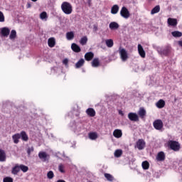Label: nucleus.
<instances>
[{
  "mask_svg": "<svg viewBox=\"0 0 182 182\" xmlns=\"http://www.w3.org/2000/svg\"><path fill=\"white\" fill-rule=\"evenodd\" d=\"M61 11H63V14L65 15H70L72 12H73V7H72V4L68 1H64L61 4Z\"/></svg>",
  "mask_w": 182,
  "mask_h": 182,
  "instance_id": "f257e3e1",
  "label": "nucleus"
},
{
  "mask_svg": "<svg viewBox=\"0 0 182 182\" xmlns=\"http://www.w3.org/2000/svg\"><path fill=\"white\" fill-rule=\"evenodd\" d=\"M168 146L171 150H173V151H179L181 149L180 143L176 141H169Z\"/></svg>",
  "mask_w": 182,
  "mask_h": 182,
  "instance_id": "f03ea898",
  "label": "nucleus"
},
{
  "mask_svg": "<svg viewBox=\"0 0 182 182\" xmlns=\"http://www.w3.org/2000/svg\"><path fill=\"white\" fill-rule=\"evenodd\" d=\"M157 51L160 55H162L164 56H167V55L171 52V46H166L164 48H158Z\"/></svg>",
  "mask_w": 182,
  "mask_h": 182,
  "instance_id": "7ed1b4c3",
  "label": "nucleus"
},
{
  "mask_svg": "<svg viewBox=\"0 0 182 182\" xmlns=\"http://www.w3.org/2000/svg\"><path fill=\"white\" fill-rule=\"evenodd\" d=\"M119 53L122 62H126V60L129 59V55L127 54V51L126 50V49L119 47Z\"/></svg>",
  "mask_w": 182,
  "mask_h": 182,
  "instance_id": "20e7f679",
  "label": "nucleus"
},
{
  "mask_svg": "<svg viewBox=\"0 0 182 182\" xmlns=\"http://www.w3.org/2000/svg\"><path fill=\"white\" fill-rule=\"evenodd\" d=\"M120 16L124 18V19H129L130 18V11H129V9H127L126 6H123L121 9Z\"/></svg>",
  "mask_w": 182,
  "mask_h": 182,
  "instance_id": "39448f33",
  "label": "nucleus"
},
{
  "mask_svg": "<svg viewBox=\"0 0 182 182\" xmlns=\"http://www.w3.org/2000/svg\"><path fill=\"white\" fill-rule=\"evenodd\" d=\"M153 126L156 130H161L163 129L164 124H163V121L161 119H156L153 122Z\"/></svg>",
  "mask_w": 182,
  "mask_h": 182,
  "instance_id": "423d86ee",
  "label": "nucleus"
},
{
  "mask_svg": "<svg viewBox=\"0 0 182 182\" xmlns=\"http://www.w3.org/2000/svg\"><path fill=\"white\" fill-rule=\"evenodd\" d=\"M128 119H129L131 122H139V115L134 112H129L128 114Z\"/></svg>",
  "mask_w": 182,
  "mask_h": 182,
  "instance_id": "0eeeda50",
  "label": "nucleus"
},
{
  "mask_svg": "<svg viewBox=\"0 0 182 182\" xmlns=\"http://www.w3.org/2000/svg\"><path fill=\"white\" fill-rule=\"evenodd\" d=\"M38 157L40 160L43 161H46L49 159V155L47 154V153L45 151H41L38 154Z\"/></svg>",
  "mask_w": 182,
  "mask_h": 182,
  "instance_id": "6e6552de",
  "label": "nucleus"
},
{
  "mask_svg": "<svg viewBox=\"0 0 182 182\" xmlns=\"http://www.w3.org/2000/svg\"><path fill=\"white\" fill-rule=\"evenodd\" d=\"M136 147L139 150H143L146 147V142L143 139H139L136 142Z\"/></svg>",
  "mask_w": 182,
  "mask_h": 182,
  "instance_id": "1a4fd4ad",
  "label": "nucleus"
},
{
  "mask_svg": "<svg viewBox=\"0 0 182 182\" xmlns=\"http://www.w3.org/2000/svg\"><path fill=\"white\" fill-rule=\"evenodd\" d=\"M138 53L141 58H146V51H144V48H143L141 44H138Z\"/></svg>",
  "mask_w": 182,
  "mask_h": 182,
  "instance_id": "9d476101",
  "label": "nucleus"
},
{
  "mask_svg": "<svg viewBox=\"0 0 182 182\" xmlns=\"http://www.w3.org/2000/svg\"><path fill=\"white\" fill-rule=\"evenodd\" d=\"M138 114L141 119H144V117H146V114H147V112L144 107H140L138 111Z\"/></svg>",
  "mask_w": 182,
  "mask_h": 182,
  "instance_id": "9b49d317",
  "label": "nucleus"
},
{
  "mask_svg": "<svg viewBox=\"0 0 182 182\" xmlns=\"http://www.w3.org/2000/svg\"><path fill=\"white\" fill-rule=\"evenodd\" d=\"M1 33L2 36L6 37L9 36L11 33V30L8 28V27H4L0 29Z\"/></svg>",
  "mask_w": 182,
  "mask_h": 182,
  "instance_id": "f8f14e48",
  "label": "nucleus"
},
{
  "mask_svg": "<svg viewBox=\"0 0 182 182\" xmlns=\"http://www.w3.org/2000/svg\"><path fill=\"white\" fill-rule=\"evenodd\" d=\"M167 23L168 26H177L178 22L176 18H168L167 20Z\"/></svg>",
  "mask_w": 182,
  "mask_h": 182,
  "instance_id": "ddd939ff",
  "label": "nucleus"
},
{
  "mask_svg": "<svg viewBox=\"0 0 182 182\" xmlns=\"http://www.w3.org/2000/svg\"><path fill=\"white\" fill-rule=\"evenodd\" d=\"M85 112L90 117H95V116H96V111L93 108H88Z\"/></svg>",
  "mask_w": 182,
  "mask_h": 182,
  "instance_id": "4468645a",
  "label": "nucleus"
},
{
  "mask_svg": "<svg viewBox=\"0 0 182 182\" xmlns=\"http://www.w3.org/2000/svg\"><path fill=\"white\" fill-rule=\"evenodd\" d=\"M119 26H120L119 25V23L116 21H112L109 25V29H111V31H117V29L119 28Z\"/></svg>",
  "mask_w": 182,
  "mask_h": 182,
  "instance_id": "2eb2a0df",
  "label": "nucleus"
},
{
  "mask_svg": "<svg viewBox=\"0 0 182 182\" xmlns=\"http://www.w3.org/2000/svg\"><path fill=\"white\" fill-rule=\"evenodd\" d=\"M156 160L158 161H164V160H166V154H164V152L161 151L158 153Z\"/></svg>",
  "mask_w": 182,
  "mask_h": 182,
  "instance_id": "dca6fc26",
  "label": "nucleus"
},
{
  "mask_svg": "<svg viewBox=\"0 0 182 182\" xmlns=\"http://www.w3.org/2000/svg\"><path fill=\"white\" fill-rule=\"evenodd\" d=\"M71 49L73 52H75V53H79L81 50L80 47L75 43L71 45Z\"/></svg>",
  "mask_w": 182,
  "mask_h": 182,
  "instance_id": "f3484780",
  "label": "nucleus"
},
{
  "mask_svg": "<svg viewBox=\"0 0 182 182\" xmlns=\"http://www.w3.org/2000/svg\"><path fill=\"white\" fill-rule=\"evenodd\" d=\"M48 45L49 48H55V45H56V40L55 38H50L48 41Z\"/></svg>",
  "mask_w": 182,
  "mask_h": 182,
  "instance_id": "a211bd4d",
  "label": "nucleus"
},
{
  "mask_svg": "<svg viewBox=\"0 0 182 182\" xmlns=\"http://www.w3.org/2000/svg\"><path fill=\"white\" fill-rule=\"evenodd\" d=\"M94 57H95V54L92 52H88V53H85V60H87L88 62L92 60Z\"/></svg>",
  "mask_w": 182,
  "mask_h": 182,
  "instance_id": "6ab92c4d",
  "label": "nucleus"
},
{
  "mask_svg": "<svg viewBox=\"0 0 182 182\" xmlns=\"http://www.w3.org/2000/svg\"><path fill=\"white\" fill-rule=\"evenodd\" d=\"M156 107L158 109H163L164 106H166V102L164 100H159L156 103Z\"/></svg>",
  "mask_w": 182,
  "mask_h": 182,
  "instance_id": "aec40b11",
  "label": "nucleus"
},
{
  "mask_svg": "<svg viewBox=\"0 0 182 182\" xmlns=\"http://www.w3.org/2000/svg\"><path fill=\"white\" fill-rule=\"evenodd\" d=\"M75 38V33L73 31H69L66 33L67 41H73Z\"/></svg>",
  "mask_w": 182,
  "mask_h": 182,
  "instance_id": "412c9836",
  "label": "nucleus"
},
{
  "mask_svg": "<svg viewBox=\"0 0 182 182\" xmlns=\"http://www.w3.org/2000/svg\"><path fill=\"white\" fill-rule=\"evenodd\" d=\"M21 171L20 166L16 164L11 171L12 174H14V176H16V174L18 173V172Z\"/></svg>",
  "mask_w": 182,
  "mask_h": 182,
  "instance_id": "4be33fe9",
  "label": "nucleus"
},
{
  "mask_svg": "<svg viewBox=\"0 0 182 182\" xmlns=\"http://www.w3.org/2000/svg\"><path fill=\"white\" fill-rule=\"evenodd\" d=\"M6 160V154L5 151L0 149V161H5Z\"/></svg>",
  "mask_w": 182,
  "mask_h": 182,
  "instance_id": "5701e85b",
  "label": "nucleus"
},
{
  "mask_svg": "<svg viewBox=\"0 0 182 182\" xmlns=\"http://www.w3.org/2000/svg\"><path fill=\"white\" fill-rule=\"evenodd\" d=\"M117 12H119V6L115 4L111 8V14H112V15H116Z\"/></svg>",
  "mask_w": 182,
  "mask_h": 182,
  "instance_id": "b1692460",
  "label": "nucleus"
},
{
  "mask_svg": "<svg viewBox=\"0 0 182 182\" xmlns=\"http://www.w3.org/2000/svg\"><path fill=\"white\" fill-rule=\"evenodd\" d=\"M83 65H85V60L83 58H81L75 64V68H76V69H79V68H82V66H83Z\"/></svg>",
  "mask_w": 182,
  "mask_h": 182,
  "instance_id": "393cba45",
  "label": "nucleus"
},
{
  "mask_svg": "<svg viewBox=\"0 0 182 182\" xmlns=\"http://www.w3.org/2000/svg\"><path fill=\"white\" fill-rule=\"evenodd\" d=\"M122 135H123V133L122 132V130H120V129H115L113 132V136L115 137H122Z\"/></svg>",
  "mask_w": 182,
  "mask_h": 182,
  "instance_id": "a878e982",
  "label": "nucleus"
},
{
  "mask_svg": "<svg viewBox=\"0 0 182 182\" xmlns=\"http://www.w3.org/2000/svg\"><path fill=\"white\" fill-rule=\"evenodd\" d=\"M122 154H123V151L122 149H117L114 153V157H117V159L122 157Z\"/></svg>",
  "mask_w": 182,
  "mask_h": 182,
  "instance_id": "bb28decb",
  "label": "nucleus"
},
{
  "mask_svg": "<svg viewBox=\"0 0 182 182\" xmlns=\"http://www.w3.org/2000/svg\"><path fill=\"white\" fill-rule=\"evenodd\" d=\"M12 137H28V135L26 132L22 131L20 134H15Z\"/></svg>",
  "mask_w": 182,
  "mask_h": 182,
  "instance_id": "cd10ccee",
  "label": "nucleus"
},
{
  "mask_svg": "<svg viewBox=\"0 0 182 182\" xmlns=\"http://www.w3.org/2000/svg\"><path fill=\"white\" fill-rule=\"evenodd\" d=\"M40 18L42 21H48V14L46 13V11H43L42 13H41Z\"/></svg>",
  "mask_w": 182,
  "mask_h": 182,
  "instance_id": "c85d7f7f",
  "label": "nucleus"
},
{
  "mask_svg": "<svg viewBox=\"0 0 182 182\" xmlns=\"http://www.w3.org/2000/svg\"><path fill=\"white\" fill-rule=\"evenodd\" d=\"M105 44L107 45V48H113L114 43H113V40L112 39H107L105 40Z\"/></svg>",
  "mask_w": 182,
  "mask_h": 182,
  "instance_id": "c756f323",
  "label": "nucleus"
},
{
  "mask_svg": "<svg viewBox=\"0 0 182 182\" xmlns=\"http://www.w3.org/2000/svg\"><path fill=\"white\" fill-rule=\"evenodd\" d=\"M160 12V6H156L151 11V15H154V14H159Z\"/></svg>",
  "mask_w": 182,
  "mask_h": 182,
  "instance_id": "7c9ffc66",
  "label": "nucleus"
},
{
  "mask_svg": "<svg viewBox=\"0 0 182 182\" xmlns=\"http://www.w3.org/2000/svg\"><path fill=\"white\" fill-rule=\"evenodd\" d=\"M172 36L174 38H181L182 33L180 31H173L171 33Z\"/></svg>",
  "mask_w": 182,
  "mask_h": 182,
  "instance_id": "2f4dec72",
  "label": "nucleus"
},
{
  "mask_svg": "<svg viewBox=\"0 0 182 182\" xmlns=\"http://www.w3.org/2000/svg\"><path fill=\"white\" fill-rule=\"evenodd\" d=\"M99 65H100L99 58H95L92 62V68H97V66H99Z\"/></svg>",
  "mask_w": 182,
  "mask_h": 182,
  "instance_id": "473e14b6",
  "label": "nucleus"
},
{
  "mask_svg": "<svg viewBox=\"0 0 182 182\" xmlns=\"http://www.w3.org/2000/svg\"><path fill=\"white\" fill-rule=\"evenodd\" d=\"M80 43L82 46H84V45H86L87 43V36H84V37L81 38V39L80 41Z\"/></svg>",
  "mask_w": 182,
  "mask_h": 182,
  "instance_id": "72a5a7b5",
  "label": "nucleus"
},
{
  "mask_svg": "<svg viewBox=\"0 0 182 182\" xmlns=\"http://www.w3.org/2000/svg\"><path fill=\"white\" fill-rule=\"evenodd\" d=\"M149 167H150V164L147 161L142 162V168L144 170H149Z\"/></svg>",
  "mask_w": 182,
  "mask_h": 182,
  "instance_id": "f704fd0d",
  "label": "nucleus"
},
{
  "mask_svg": "<svg viewBox=\"0 0 182 182\" xmlns=\"http://www.w3.org/2000/svg\"><path fill=\"white\" fill-rule=\"evenodd\" d=\"M105 178H107L108 181H113V180H114V178L113 177V176H112L109 173H105Z\"/></svg>",
  "mask_w": 182,
  "mask_h": 182,
  "instance_id": "c9c22d12",
  "label": "nucleus"
},
{
  "mask_svg": "<svg viewBox=\"0 0 182 182\" xmlns=\"http://www.w3.org/2000/svg\"><path fill=\"white\" fill-rule=\"evenodd\" d=\"M20 170H21V171H23V173H26V171H28L29 170V168L25 165H20Z\"/></svg>",
  "mask_w": 182,
  "mask_h": 182,
  "instance_id": "e433bc0d",
  "label": "nucleus"
},
{
  "mask_svg": "<svg viewBox=\"0 0 182 182\" xmlns=\"http://www.w3.org/2000/svg\"><path fill=\"white\" fill-rule=\"evenodd\" d=\"M15 38H16V31L12 30L11 31L9 38L12 40V39H15Z\"/></svg>",
  "mask_w": 182,
  "mask_h": 182,
  "instance_id": "4c0bfd02",
  "label": "nucleus"
},
{
  "mask_svg": "<svg viewBox=\"0 0 182 182\" xmlns=\"http://www.w3.org/2000/svg\"><path fill=\"white\" fill-rule=\"evenodd\" d=\"M54 176H55V175L53 174V171H50L48 172V173H47L48 178L52 179Z\"/></svg>",
  "mask_w": 182,
  "mask_h": 182,
  "instance_id": "58836bf2",
  "label": "nucleus"
},
{
  "mask_svg": "<svg viewBox=\"0 0 182 182\" xmlns=\"http://www.w3.org/2000/svg\"><path fill=\"white\" fill-rule=\"evenodd\" d=\"M0 22H5V16L2 11H0Z\"/></svg>",
  "mask_w": 182,
  "mask_h": 182,
  "instance_id": "ea45409f",
  "label": "nucleus"
},
{
  "mask_svg": "<svg viewBox=\"0 0 182 182\" xmlns=\"http://www.w3.org/2000/svg\"><path fill=\"white\" fill-rule=\"evenodd\" d=\"M63 168H65V166L63 164H60L58 166L59 171H60V173H65V170H63Z\"/></svg>",
  "mask_w": 182,
  "mask_h": 182,
  "instance_id": "a19ab883",
  "label": "nucleus"
},
{
  "mask_svg": "<svg viewBox=\"0 0 182 182\" xmlns=\"http://www.w3.org/2000/svg\"><path fill=\"white\" fill-rule=\"evenodd\" d=\"M3 182H14V179H12V178L6 177L4 178Z\"/></svg>",
  "mask_w": 182,
  "mask_h": 182,
  "instance_id": "79ce46f5",
  "label": "nucleus"
},
{
  "mask_svg": "<svg viewBox=\"0 0 182 182\" xmlns=\"http://www.w3.org/2000/svg\"><path fill=\"white\" fill-rule=\"evenodd\" d=\"M88 137H97V132H90V133H89Z\"/></svg>",
  "mask_w": 182,
  "mask_h": 182,
  "instance_id": "37998d69",
  "label": "nucleus"
},
{
  "mask_svg": "<svg viewBox=\"0 0 182 182\" xmlns=\"http://www.w3.org/2000/svg\"><path fill=\"white\" fill-rule=\"evenodd\" d=\"M33 151V146L28 147L27 149V154L31 156V154Z\"/></svg>",
  "mask_w": 182,
  "mask_h": 182,
  "instance_id": "c03bdc74",
  "label": "nucleus"
},
{
  "mask_svg": "<svg viewBox=\"0 0 182 182\" xmlns=\"http://www.w3.org/2000/svg\"><path fill=\"white\" fill-rule=\"evenodd\" d=\"M19 137H13L14 143L18 144V143H19Z\"/></svg>",
  "mask_w": 182,
  "mask_h": 182,
  "instance_id": "a18cd8bd",
  "label": "nucleus"
},
{
  "mask_svg": "<svg viewBox=\"0 0 182 182\" xmlns=\"http://www.w3.org/2000/svg\"><path fill=\"white\" fill-rule=\"evenodd\" d=\"M101 49H106V46H105V41H102L100 43Z\"/></svg>",
  "mask_w": 182,
  "mask_h": 182,
  "instance_id": "49530a36",
  "label": "nucleus"
},
{
  "mask_svg": "<svg viewBox=\"0 0 182 182\" xmlns=\"http://www.w3.org/2000/svg\"><path fill=\"white\" fill-rule=\"evenodd\" d=\"M63 65H68V63H69V60H68V58H65L63 60Z\"/></svg>",
  "mask_w": 182,
  "mask_h": 182,
  "instance_id": "de8ad7c7",
  "label": "nucleus"
},
{
  "mask_svg": "<svg viewBox=\"0 0 182 182\" xmlns=\"http://www.w3.org/2000/svg\"><path fill=\"white\" fill-rule=\"evenodd\" d=\"M119 114H120L121 116H124V113H123V111L122 110L119 111Z\"/></svg>",
  "mask_w": 182,
  "mask_h": 182,
  "instance_id": "09e8293b",
  "label": "nucleus"
},
{
  "mask_svg": "<svg viewBox=\"0 0 182 182\" xmlns=\"http://www.w3.org/2000/svg\"><path fill=\"white\" fill-rule=\"evenodd\" d=\"M23 141H28V137H21Z\"/></svg>",
  "mask_w": 182,
  "mask_h": 182,
  "instance_id": "8fccbe9b",
  "label": "nucleus"
},
{
  "mask_svg": "<svg viewBox=\"0 0 182 182\" xmlns=\"http://www.w3.org/2000/svg\"><path fill=\"white\" fill-rule=\"evenodd\" d=\"M178 44L179 46H181V48H182V41H178Z\"/></svg>",
  "mask_w": 182,
  "mask_h": 182,
  "instance_id": "3c124183",
  "label": "nucleus"
},
{
  "mask_svg": "<svg viewBox=\"0 0 182 182\" xmlns=\"http://www.w3.org/2000/svg\"><path fill=\"white\" fill-rule=\"evenodd\" d=\"M90 140H96V137H90Z\"/></svg>",
  "mask_w": 182,
  "mask_h": 182,
  "instance_id": "603ef678",
  "label": "nucleus"
},
{
  "mask_svg": "<svg viewBox=\"0 0 182 182\" xmlns=\"http://www.w3.org/2000/svg\"><path fill=\"white\" fill-rule=\"evenodd\" d=\"M31 6L30 3H28V4H27V8H31Z\"/></svg>",
  "mask_w": 182,
  "mask_h": 182,
  "instance_id": "864d4df0",
  "label": "nucleus"
},
{
  "mask_svg": "<svg viewBox=\"0 0 182 182\" xmlns=\"http://www.w3.org/2000/svg\"><path fill=\"white\" fill-rule=\"evenodd\" d=\"M33 2H36L38 0H31Z\"/></svg>",
  "mask_w": 182,
  "mask_h": 182,
  "instance_id": "5fc2aeb1",
  "label": "nucleus"
},
{
  "mask_svg": "<svg viewBox=\"0 0 182 182\" xmlns=\"http://www.w3.org/2000/svg\"><path fill=\"white\" fill-rule=\"evenodd\" d=\"M63 157H66V155L65 154H63Z\"/></svg>",
  "mask_w": 182,
  "mask_h": 182,
  "instance_id": "6e6d98bb",
  "label": "nucleus"
},
{
  "mask_svg": "<svg viewBox=\"0 0 182 182\" xmlns=\"http://www.w3.org/2000/svg\"><path fill=\"white\" fill-rule=\"evenodd\" d=\"M95 30H97V27H95Z\"/></svg>",
  "mask_w": 182,
  "mask_h": 182,
  "instance_id": "4d7b16f0",
  "label": "nucleus"
},
{
  "mask_svg": "<svg viewBox=\"0 0 182 182\" xmlns=\"http://www.w3.org/2000/svg\"><path fill=\"white\" fill-rule=\"evenodd\" d=\"M180 1H182V0H180Z\"/></svg>",
  "mask_w": 182,
  "mask_h": 182,
  "instance_id": "13d9d810",
  "label": "nucleus"
}]
</instances>
